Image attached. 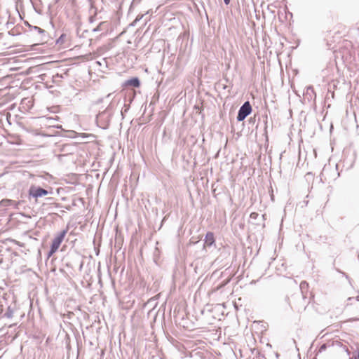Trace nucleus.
<instances>
[{
    "instance_id": "nucleus-15",
    "label": "nucleus",
    "mask_w": 359,
    "mask_h": 359,
    "mask_svg": "<svg viewBox=\"0 0 359 359\" xmlns=\"http://www.w3.org/2000/svg\"><path fill=\"white\" fill-rule=\"evenodd\" d=\"M142 17H143V15H142L140 18H138V17H137V18H136V20H140Z\"/></svg>"
},
{
    "instance_id": "nucleus-3",
    "label": "nucleus",
    "mask_w": 359,
    "mask_h": 359,
    "mask_svg": "<svg viewBox=\"0 0 359 359\" xmlns=\"http://www.w3.org/2000/svg\"><path fill=\"white\" fill-rule=\"evenodd\" d=\"M252 111V107L249 102H245L239 109L237 116L238 121H243Z\"/></svg>"
},
{
    "instance_id": "nucleus-6",
    "label": "nucleus",
    "mask_w": 359,
    "mask_h": 359,
    "mask_svg": "<svg viewBox=\"0 0 359 359\" xmlns=\"http://www.w3.org/2000/svg\"><path fill=\"white\" fill-rule=\"evenodd\" d=\"M126 83L133 87H139L140 85V80L137 78H133L130 80H128Z\"/></svg>"
},
{
    "instance_id": "nucleus-1",
    "label": "nucleus",
    "mask_w": 359,
    "mask_h": 359,
    "mask_svg": "<svg viewBox=\"0 0 359 359\" xmlns=\"http://www.w3.org/2000/svg\"><path fill=\"white\" fill-rule=\"evenodd\" d=\"M299 288L301 291L300 293L294 295V297L297 299V302L294 304V307L299 312H302L305 310L306 305L308 304L306 298L309 284L306 281H302L300 283Z\"/></svg>"
},
{
    "instance_id": "nucleus-9",
    "label": "nucleus",
    "mask_w": 359,
    "mask_h": 359,
    "mask_svg": "<svg viewBox=\"0 0 359 359\" xmlns=\"http://www.w3.org/2000/svg\"><path fill=\"white\" fill-rule=\"evenodd\" d=\"M66 37L65 34H62L56 41V43H62L64 39Z\"/></svg>"
},
{
    "instance_id": "nucleus-8",
    "label": "nucleus",
    "mask_w": 359,
    "mask_h": 359,
    "mask_svg": "<svg viewBox=\"0 0 359 359\" xmlns=\"http://www.w3.org/2000/svg\"><path fill=\"white\" fill-rule=\"evenodd\" d=\"M33 29L37 32L38 34H44L45 33V30H43V29L39 27H36V26H34L33 27Z\"/></svg>"
},
{
    "instance_id": "nucleus-17",
    "label": "nucleus",
    "mask_w": 359,
    "mask_h": 359,
    "mask_svg": "<svg viewBox=\"0 0 359 359\" xmlns=\"http://www.w3.org/2000/svg\"><path fill=\"white\" fill-rule=\"evenodd\" d=\"M352 299H353V297H348V298L347 299V300H348V301H351V300H352Z\"/></svg>"
},
{
    "instance_id": "nucleus-2",
    "label": "nucleus",
    "mask_w": 359,
    "mask_h": 359,
    "mask_svg": "<svg viewBox=\"0 0 359 359\" xmlns=\"http://www.w3.org/2000/svg\"><path fill=\"white\" fill-rule=\"evenodd\" d=\"M67 229L62 230L53 238L49 252V256L55 253L58 250L61 243L64 240L67 233Z\"/></svg>"
},
{
    "instance_id": "nucleus-14",
    "label": "nucleus",
    "mask_w": 359,
    "mask_h": 359,
    "mask_svg": "<svg viewBox=\"0 0 359 359\" xmlns=\"http://www.w3.org/2000/svg\"><path fill=\"white\" fill-rule=\"evenodd\" d=\"M224 1L226 5H228L230 3V0H224Z\"/></svg>"
},
{
    "instance_id": "nucleus-7",
    "label": "nucleus",
    "mask_w": 359,
    "mask_h": 359,
    "mask_svg": "<svg viewBox=\"0 0 359 359\" xmlns=\"http://www.w3.org/2000/svg\"><path fill=\"white\" fill-rule=\"evenodd\" d=\"M306 94L309 95L311 97H312V96H314L316 97V96L314 89L311 86H308L306 88Z\"/></svg>"
},
{
    "instance_id": "nucleus-4",
    "label": "nucleus",
    "mask_w": 359,
    "mask_h": 359,
    "mask_svg": "<svg viewBox=\"0 0 359 359\" xmlns=\"http://www.w3.org/2000/svg\"><path fill=\"white\" fill-rule=\"evenodd\" d=\"M48 194V192L47 190H46L43 188L39 187H35V186H32L29 190V196H32L35 198H37L39 197H41L43 196H46Z\"/></svg>"
},
{
    "instance_id": "nucleus-18",
    "label": "nucleus",
    "mask_w": 359,
    "mask_h": 359,
    "mask_svg": "<svg viewBox=\"0 0 359 359\" xmlns=\"http://www.w3.org/2000/svg\"><path fill=\"white\" fill-rule=\"evenodd\" d=\"M358 309H359V305H358Z\"/></svg>"
},
{
    "instance_id": "nucleus-5",
    "label": "nucleus",
    "mask_w": 359,
    "mask_h": 359,
    "mask_svg": "<svg viewBox=\"0 0 359 359\" xmlns=\"http://www.w3.org/2000/svg\"><path fill=\"white\" fill-rule=\"evenodd\" d=\"M204 241V247H211L214 245L215 242L214 233L210 231L208 232L205 236Z\"/></svg>"
},
{
    "instance_id": "nucleus-10",
    "label": "nucleus",
    "mask_w": 359,
    "mask_h": 359,
    "mask_svg": "<svg viewBox=\"0 0 359 359\" xmlns=\"http://www.w3.org/2000/svg\"><path fill=\"white\" fill-rule=\"evenodd\" d=\"M104 24V22H100V25L95 29H93L94 32L100 31L102 29V26Z\"/></svg>"
},
{
    "instance_id": "nucleus-11",
    "label": "nucleus",
    "mask_w": 359,
    "mask_h": 359,
    "mask_svg": "<svg viewBox=\"0 0 359 359\" xmlns=\"http://www.w3.org/2000/svg\"><path fill=\"white\" fill-rule=\"evenodd\" d=\"M15 1L17 6H19V5H21L22 0H15Z\"/></svg>"
},
{
    "instance_id": "nucleus-12",
    "label": "nucleus",
    "mask_w": 359,
    "mask_h": 359,
    "mask_svg": "<svg viewBox=\"0 0 359 359\" xmlns=\"http://www.w3.org/2000/svg\"><path fill=\"white\" fill-rule=\"evenodd\" d=\"M257 215V213H255V212H252V213H251V215H250V217H252V218H256Z\"/></svg>"
},
{
    "instance_id": "nucleus-13",
    "label": "nucleus",
    "mask_w": 359,
    "mask_h": 359,
    "mask_svg": "<svg viewBox=\"0 0 359 359\" xmlns=\"http://www.w3.org/2000/svg\"><path fill=\"white\" fill-rule=\"evenodd\" d=\"M6 316L8 317V318H11L12 316V313H6Z\"/></svg>"
},
{
    "instance_id": "nucleus-16",
    "label": "nucleus",
    "mask_w": 359,
    "mask_h": 359,
    "mask_svg": "<svg viewBox=\"0 0 359 359\" xmlns=\"http://www.w3.org/2000/svg\"><path fill=\"white\" fill-rule=\"evenodd\" d=\"M354 359H359V353L356 356H355Z\"/></svg>"
}]
</instances>
